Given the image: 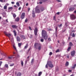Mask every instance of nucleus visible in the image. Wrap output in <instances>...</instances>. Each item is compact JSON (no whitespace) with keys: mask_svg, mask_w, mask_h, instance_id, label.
Wrapping results in <instances>:
<instances>
[{"mask_svg":"<svg viewBox=\"0 0 76 76\" xmlns=\"http://www.w3.org/2000/svg\"><path fill=\"white\" fill-rule=\"evenodd\" d=\"M42 35L44 39L45 40H47L48 38V36H47V31L45 30H42Z\"/></svg>","mask_w":76,"mask_h":76,"instance_id":"1","label":"nucleus"},{"mask_svg":"<svg viewBox=\"0 0 76 76\" xmlns=\"http://www.w3.org/2000/svg\"><path fill=\"white\" fill-rule=\"evenodd\" d=\"M48 66L50 68H53L54 67V65L52 64V62L50 61H47V64L45 66L46 68H48Z\"/></svg>","mask_w":76,"mask_h":76,"instance_id":"2","label":"nucleus"},{"mask_svg":"<svg viewBox=\"0 0 76 76\" xmlns=\"http://www.w3.org/2000/svg\"><path fill=\"white\" fill-rule=\"evenodd\" d=\"M75 6H76V5L71 6L69 9V12H73V11H74L75 9V8L74 7H75Z\"/></svg>","mask_w":76,"mask_h":76,"instance_id":"3","label":"nucleus"},{"mask_svg":"<svg viewBox=\"0 0 76 76\" xmlns=\"http://www.w3.org/2000/svg\"><path fill=\"white\" fill-rule=\"evenodd\" d=\"M70 18L71 20H75L76 19V17L74 14H72L70 16Z\"/></svg>","mask_w":76,"mask_h":76,"instance_id":"4","label":"nucleus"},{"mask_svg":"<svg viewBox=\"0 0 76 76\" xmlns=\"http://www.w3.org/2000/svg\"><path fill=\"white\" fill-rule=\"evenodd\" d=\"M35 10L36 13H40L41 12L39 9V7L38 6H37L36 7Z\"/></svg>","mask_w":76,"mask_h":76,"instance_id":"5","label":"nucleus"},{"mask_svg":"<svg viewBox=\"0 0 76 76\" xmlns=\"http://www.w3.org/2000/svg\"><path fill=\"white\" fill-rule=\"evenodd\" d=\"M38 32V28H35L34 30V35L35 36L37 35V33Z\"/></svg>","mask_w":76,"mask_h":76,"instance_id":"6","label":"nucleus"},{"mask_svg":"<svg viewBox=\"0 0 76 76\" xmlns=\"http://www.w3.org/2000/svg\"><path fill=\"white\" fill-rule=\"evenodd\" d=\"M71 55L72 57H73L75 55V51L73 50L71 52Z\"/></svg>","mask_w":76,"mask_h":76,"instance_id":"7","label":"nucleus"},{"mask_svg":"<svg viewBox=\"0 0 76 76\" xmlns=\"http://www.w3.org/2000/svg\"><path fill=\"white\" fill-rule=\"evenodd\" d=\"M4 34L7 36V37H10V36H11V34H10L7 33V32L6 31H4Z\"/></svg>","mask_w":76,"mask_h":76,"instance_id":"8","label":"nucleus"},{"mask_svg":"<svg viewBox=\"0 0 76 76\" xmlns=\"http://www.w3.org/2000/svg\"><path fill=\"white\" fill-rule=\"evenodd\" d=\"M25 14L23 12L22 13L21 15V18L23 19H24L25 18Z\"/></svg>","mask_w":76,"mask_h":76,"instance_id":"9","label":"nucleus"},{"mask_svg":"<svg viewBox=\"0 0 76 76\" xmlns=\"http://www.w3.org/2000/svg\"><path fill=\"white\" fill-rule=\"evenodd\" d=\"M11 27L12 28H14V29H17L18 26L16 25H12L11 26Z\"/></svg>","mask_w":76,"mask_h":76,"instance_id":"10","label":"nucleus"},{"mask_svg":"<svg viewBox=\"0 0 76 76\" xmlns=\"http://www.w3.org/2000/svg\"><path fill=\"white\" fill-rule=\"evenodd\" d=\"M15 22H19V17H18L15 19Z\"/></svg>","mask_w":76,"mask_h":76,"instance_id":"11","label":"nucleus"},{"mask_svg":"<svg viewBox=\"0 0 76 76\" xmlns=\"http://www.w3.org/2000/svg\"><path fill=\"white\" fill-rule=\"evenodd\" d=\"M17 41H18L19 42H20V38L19 36H17Z\"/></svg>","mask_w":76,"mask_h":76,"instance_id":"12","label":"nucleus"},{"mask_svg":"<svg viewBox=\"0 0 76 76\" xmlns=\"http://www.w3.org/2000/svg\"><path fill=\"white\" fill-rule=\"evenodd\" d=\"M20 37L21 39H22V38H23L24 39H26V38L25 37V36L23 35H20Z\"/></svg>","mask_w":76,"mask_h":76,"instance_id":"13","label":"nucleus"},{"mask_svg":"<svg viewBox=\"0 0 76 76\" xmlns=\"http://www.w3.org/2000/svg\"><path fill=\"white\" fill-rule=\"evenodd\" d=\"M40 11L41 12H43L44 10H45V9L44 7H41L40 8Z\"/></svg>","mask_w":76,"mask_h":76,"instance_id":"14","label":"nucleus"},{"mask_svg":"<svg viewBox=\"0 0 76 76\" xmlns=\"http://www.w3.org/2000/svg\"><path fill=\"white\" fill-rule=\"evenodd\" d=\"M37 43H35L34 45V47L35 48H36V49H37V48H38L37 47Z\"/></svg>","mask_w":76,"mask_h":76,"instance_id":"15","label":"nucleus"},{"mask_svg":"<svg viewBox=\"0 0 76 76\" xmlns=\"http://www.w3.org/2000/svg\"><path fill=\"white\" fill-rule=\"evenodd\" d=\"M12 15L14 18L15 19L16 17V14H15V13H12Z\"/></svg>","mask_w":76,"mask_h":76,"instance_id":"16","label":"nucleus"},{"mask_svg":"<svg viewBox=\"0 0 76 76\" xmlns=\"http://www.w3.org/2000/svg\"><path fill=\"white\" fill-rule=\"evenodd\" d=\"M28 47V43H27L26 44V45H25L24 47V48L25 49H26V48H27Z\"/></svg>","mask_w":76,"mask_h":76,"instance_id":"17","label":"nucleus"},{"mask_svg":"<svg viewBox=\"0 0 76 76\" xmlns=\"http://www.w3.org/2000/svg\"><path fill=\"white\" fill-rule=\"evenodd\" d=\"M21 75H22V74L21 73L18 72L17 74V76H21Z\"/></svg>","mask_w":76,"mask_h":76,"instance_id":"18","label":"nucleus"},{"mask_svg":"<svg viewBox=\"0 0 76 76\" xmlns=\"http://www.w3.org/2000/svg\"><path fill=\"white\" fill-rule=\"evenodd\" d=\"M18 47H21V46L22 45V43H18Z\"/></svg>","mask_w":76,"mask_h":76,"instance_id":"19","label":"nucleus"},{"mask_svg":"<svg viewBox=\"0 0 76 76\" xmlns=\"http://www.w3.org/2000/svg\"><path fill=\"white\" fill-rule=\"evenodd\" d=\"M13 32L14 33L15 36H16V32L15 30L13 31Z\"/></svg>","mask_w":76,"mask_h":76,"instance_id":"20","label":"nucleus"},{"mask_svg":"<svg viewBox=\"0 0 76 76\" xmlns=\"http://www.w3.org/2000/svg\"><path fill=\"white\" fill-rule=\"evenodd\" d=\"M4 67L6 68H9V66H8V64H5L4 66Z\"/></svg>","mask_w":76,"mask_h":76,"instance_id":"21","label":"nucleus"},{"mask_svg":"<svg viewBox=\"0 0 76 76\" xmlns=\"http://www.w3.org/2000/svg\"><path fill=\"white\" fill-rule=\"evenodd\" d=\"M6 1L5 0H0V2H1V3H4Z\"/></svg>","mask_w":76,"mask_h":76,"instance_id":"22","label":"nucleus"},{"mask_svg":"<svg viewBox=\"0 0 76 76\" xmlns=\"http://www.w3.org/2000/svg\"><path fill=\"white\" fill-rule=\"evenodd\" d=\"M21 64L22 66H23V61H21Z\"/></svg>","mask_w":76,"mask_h":76,"instance_id":"23","label":"nucleus"},{"mask_svg":"<svg viewBox=\"0 0 76 76\" xmlns=\"http://www.w3.org/2000/svg\"><path fill=\"white\" fill-rule=\"evenodd\" d=\"M65 66H69V62H66L65 64Z\"/></svg>","mask_w":76,"mask_h":76,"instance_id":"24","label":"nucleus"},{"mask_svg":"<svg viewBox=\"0 0 76 76\" xmlns=\"http://www.w3.org/2000/svg\"><path fill=\"white\" fill-rule=\"evenodd\" d=\"M4 9H7V6L5 5L4 7Z\"/></svg>","mask_w":76,"mask_h":76,"instance_id":"25","label":"nucleus"},{"mask_svg":"<svg viewBox=\"0 0 76 76\" xmlns=\"http://www.w3.org/2000/svg\"><path fill=\"white\" fill-rule=\"evenodd\" d=\"M42 74V72H40L39 73L38 76H40Z\"/></svg>","mask_w":76,"mask_h":76,"instance_id":"26","label":"nucleus"},{"mask_svg":"<svg viewBox=\"0 0 76 76\" xmlns=\"http://www.w3.org/2000/svg\"><path fill=\"white\" fill-rule=\"evenodd\" d=\"M71 49V47H68V49L67 50V51H70V50Z\"/></svg>","mask_w":76,"mask_h":76,"instance_id":"27","label":"nucleus"},{"mask_svg":"<svg viewBox=\"0 0 76 76\" xmlns=\"http://www.w3.org/2000/svg\"><path fill=\"white\" fill-rule=\"evenodd\" d=\"M56 16H53V20H54L55 21H56Z\"/></svg>","mask_w":76,"mask_h":76,"instance_id":"28","label":"nucleus"},{"mask_svg":"<svg viewBox=\"0 0 76 76\" xmlns=\"http://www.w3.org/2000/svg\"><path fill=\"white\" fill-rule=\"evenodd\" d=\"M69 45L70 46H72L73 45V44H72V43L71 42H70L69 43Z\"/></svg>","mask_w":76,"mask_h":76,"instance_id":"29","label":"nucleus"},{"mask_svg":"<svg viewBox=\"0 0 76 76\" xmlns=\"http://www.w3.org/2000/svg\"><path fill=\"white\" fill-rule=\"evenodd\" d=\"M34 59H32L31 62V63H34Z\"/></svg>","mask_w":76,"mask_h":76,"instance_id":"30","label":"nucleus"},{"mask_svg":"<svg viewBox=\"0 0 76 76\" xmlns=\"http://www.w3.org/2000/svg\"><path fill=\"white\" fill-rule=\"evenodd\" d=\"M39 1H42L43 2H44L47 1V0H39Z\"/></svg>","mask_w":76,"mask_h":76,"instance_id":"31","label":"nucleus"},{"mask_svg":"<svg viewBox=\"0 0 76 76\" xmlns=\"http://www.w3.org/2000/svg\"><path fill=\"white\" fill-rule=\"evenodd\" d=\"M38 49L39 50H41V46H39V47L38 48Z\"/></svg>","mask_w":76,"mask_h":76,"instance_id":"32","label":"nucleus"},{"mask_svg":"<svg viewBox=\"0 0 76 76\" xmlns=\"http://www.w3.org/2000/svg\"><path fill=\"white\" fill-rule=\"evenodd\" d=\"M58 52H60V50L59 49H58L56 51V53H58Z\"/></svg>","mask_w":76,"mask_h":76,"instance_id":"33","label":"nucleus"},{"mask_svg":"<svg viewBox=\"0 0 76 76\" xmlns=\"http://www.w3.org/2000/svg\"><path fill=\"white\" fill-rule=\"evenodd\" d=\"M28 20L27 18H26L25 20V23H26L27 22H28Z\"/></svg>","mask_w":76,"mask_h":76,"instance_id":"34","label":"nucleus"},{"mask_svg":"<svg viewBox=\"0 0 76 76\" xmlns=\"http://www.w3.org/2000/svg\"><path fill=\"white\" fill-rule=\"evenodd\" d=\"M13 47L14 48L15 50H16V47L14 45H13Z\"/></svg>","mask_w":76,"mask_h":76,"instance_id":"35","label":"nucleus"},{"mask_svg":"<svg viewBox=\"0 0 76 76\" xmlns=\"http://www.w3.org/2000/svg\"><path fill=\"white\" fill-rule=\"evenodd\" d=\"M16 4L18 7H19L20 5H19V2H17L16 3Z\"/></svg>","mask_w":76,"mask_h":76,"instance_id":"36","label":"nucleus"},{"mask_svg":"<svg viewBox=\"0 0 76 76\" xmlns=\"http://www.w3.org/2000/svg\"><path fill=\"white\" fill-rule=\"evenodd\" d=\"M76 66V64H75V65H74L73 66H72V68H73V69H75Z\"/></svg>","mask_w":76,"mask_h":76,"instance_id":"37","label":"nucleus"},{"mask_svg":"<svg viewBox=\"0 0 76 76\" xmlns=\"http://www.w3.org/2000/svg\"><path fill=\"white\" fill-rule=\"evenodd\" d=\"M48 40L49 41H51V37L48 38Z\"/></svg>","mask_w":76,"mask_h":76,"instance_id":"38","label":"nucleus"},{"mask_svg":"<svg viewBox=\"0 0 76 76\" xmlns=\"http://www.w3.org/2000/svg\"><path fill=\"white\" fill-rule=\"evenodd\" d=\"M41 42H44V39H40Z\"/></svg>","mask_w":76,"mask_h":76,"instance_id":"39","label":"nucleus"},{"mask_svg":"<svg viewBox=\"0 0 76 76\" xmlns=\"http://www.w3.org/2000/svg\"><path fill=\"white\" fill-rule=\"evenodd\" d=\"M8 9L9 10H10V9H13V7H9L8 8Z\"/></svg>","mask_w":76,"mask_h":76,"instance_id":"40","label":"nucleus"},{"mask_svg":"<svg viewBox=\"0 0 76 76\" xmlns=\"http://www.w3.org/2000/svg\"><path fill=\"white\" fill-rule=\"evenodd\" d=\"M72 37H75V34L73 33L72 34Z\"/></svg>","mask_w":76,"mask_h":76,"instance_id":"41","label":"nucleus"},{"mask_svg":"<svg viewBox=\"0 0 76 76\" xmlns=\"http://www.w3.org/2000/svg\"><path fill=\"white\" fill-rule=\"evenodd\" d=\"M52 54H53V53H52V52H50L49 53V55L51 56V55H52Z\"/></svg>","mask_w":76,"mask_h":76,"instance_id":"42","label":"nucleus"},{"mask_svg":"<svg viewBox=\"0 0 76 76\" xmlns=\"http://www.w3.org/2000/svg\"><path fill=\"white\" fill-rule=\"evenodd\" d=\"M14 66V64H12L10 65V66Z\"/></svg>","mask_w":76,"mask_h":76,"instance_id":"43","label":"nucleus"},{"mask_svg":"<svg viewBox=\"0 0 76 76\" xmlns=\"http://www.w3.org/2000/svg\"><path fill=\"white\" fill-rule=\"evenodd\" d=\"M35 14H32L33 18H35Z\"/></svg>","mask_w":76,"mask_h":76,"instance_id":"44","label":"nucleus"},{"mask_svg":"<svg viewBox=\"0 0 76 76\" xmlns=\"http://www.w3.org/2000/svg\"><path fill=\"white\" fill-rule=\"evenodd\" d=\"M60 13H61V12H58L56 13V14L57 15H60Z\"/></svg>","mask_w":76,"mask_h":76,"instance_id":"45","label":"nucleus"},{"mask_svg":"<svg viewBox=\"0 0 76 76\" xmlns=\"http://www.w3.org/2000/svg\"><path fill=\"white\" fill-rule=\"evenodd\" d=\"M57 27H56V33H57Z\"/></svg>","mask_w":76,"mask_h":76,"instance_id":"46","label":"nucleus"},{"mask_svg":"<svg viewBox=\"0 0 76 76\" xmlns=\"http://www.w3.org/2000/svg\"><path fill=\"white\" fill-rule=\"evenodd\" d=\"M35 12H34V10H33L32 14H35Z\"/></svg>","mask_w":76,"mask_h":76,"instance_id":"47","label":"nucleus"},{"mask_svg":"<svg viewBox=\"0 0 76 76\" xmlns=\"http://www.w3.org/2000/svg\"><path fill=\"white\" fill-rule=\"evenodd\" d=\"M28 28H29V29L30 30H31V31H32V28H31V27L30 26L28 27Z\"/></svg>","mask_w":76,"mask_h":76,"instance_id":"48","label":"nucleus"},{"mask_svg":"<svg viewBox=\"0 0 76 76\" xmlns=\"http://www.w3.org/2000/svg\"><path fill=\"white\" fill-rule=\"evenodd\" d=\"M12 58V57H8V59H11Z\"/></svg>","mask_w":76,"mask_h":76,"instance_id":"49","label":"nucleus"},{"mask_svg":"<svg viewBox=\"0 0 76 76\" xmlns=\"http://www.w3.org/2000/svg\"><path fill=\"white\" fill-rule=\"evenodd\" d=\"M61 26H62V24H61L59 25V28H61Z\"/></svg>","mask_w":76,"mask_h":76,"instance_id":"50","label":"nucleus"},{"mask_svg":"<svg viewBox=\"0 0 76 76\" xmlns=\"http://www.w3.org/2000/svg\"><path fill=\"white\" fill-rule=\"evenodd\" d=\"M1 64H2V62L0 61V67L1 66Z\"/></svg>","mask_w":76,"mask_h":76,"instance_id":"51","label":"nucleus"},{"mask_svg":"<svg viewBox=\"0 0 76 76\" xmlns=\"http://www.w3.org/2000/svg\"><path fill=\"white\" fill-rule=\"evenodd\" d=\"M66 57H67L68 58H69V55L67 56H66Z\"/></svg>","mask_w":76,"mask_h":76,"instance_id":"52","label":"nucleus"},{"mask_svg":"<svg viewBox=\"0 0 76 76\" xmlns=\"http://www.w3.org/2000/svg\"><path fill=\"white\" fill-rule=\"evenodd\" d=\"M39 3L40 4H42V1H40L39 2Z\"/></svg>","mask_w":76,"mask_h":76,"instance_id":"53","label":"nucleus"},{"mask_svg":"<svg viewBox=\"0 0 76 76\" xmlns=\"http://www.w3.org/2000/svg\"><path fill=\"white\" fill-rule=\"evenodd\" d=\"M21 9V7H19L18 8V10H20Z\"/></svg>","mask_w":76,"mask_h":76,"instance_id":"54","label":"nucleus"},{"mask_svg":"<svg viewBox=\"0 0 76 76\" xmlns=\"http://www.w3.org/2000/svg\"><path fill=\"white\" fill-rule=\"evenodd\" d=\"M26 6H28V3H27L26 4Z\"/></svg>","mask_w":76,"mask_h":76,"instance_id":"55","label":"nucleus"},{"mask_svg":"<svg viewBox=\"0 0 76 76\" xmlns=\"http://www.w3.org/2000/svg\"><path fill=\"white\" fill-rule=\"evenodd\" d=\"M6 22H7V23L8 22V20L7 19H6Z\"/></svg>","mask_w":76,"mask_h":76,"instance_id":"56","label":"nucleus"},{"mask_svg":"<svg viewBox=\"0 0 76 76\" xmlns=\"http://www.w3.org/2000/svg\"><path fill=\"white\" fill-rule=\"evenodd\" d=\"M48 31H51V29L50 28L48 30Z\"/></svg>","mask_w":76,"mask_h":76,"instance_id":"57","label":"nucleus"},{"mask_svg":"<svg viewBox=\"0 0 76 76\" xmlns=\"http://www.w3.org/2000/svg\"><path fill=\"white\" fill-rule=\"evenodd\" d=\"M11 3L12 4H15V3L14 2H12Z\"/></svg>","mask_w":76,"mask_h":76,"instance_id":"58","label":"nucleus"},{"mask_svg":"<svg viewBox=\"0 0 76 76\" xmlns=\"http://www.w3.org/2000/svg\"><path fill=\"white\" fill-rule=\"evenodd\" d=\"M68 72H72V70H68Z\"/></svg>","mask_w":76,"mask_h":76,"instance_id":"59","label":"nucleus"},{"mask_svg":"<svg viewBox=\"0 0 76 76\" xmlns=\"http://www.w3.org/2000/svg\"><path fill=\"white\" fill-rule=\"evenodd\" d=\"M28 12H29V11L30 10V8H28Z\"/></svg>","mask_w":76,"mask_h":76,"instance_id":"60","label":"nucleus"},{"mask_svg":"<svg viewBox=\"0 0 76 76\" xmlns=\"http://www.w3.org/2000/svg\"><path fill=\"white\" fill-rule=\"evenodd\" d=\"M14 7H17V6L16 5H14Z\"/></svg>","mask_w":76,"mask_h":76,"instance_id":"61","label":"nucleus"},{"mask_svg":"<svg viewBox=\"0 0 76 76\" xmlns=\"http://www.w3.org/2000/svg\"><path fill=\"white\" fill-rule=\"evenodd\" d=\"M74 13H76V11H75L74 12Z\"/></svg>","mask_w":76,"mask_h":76,"instance_id":"62","label":"nucleus"},{"mask_svg":"<svg viewBox=\"0 0 76 76\" xmlns=\"http://www.w3.org/2000/svg\"><path fill=\"white\" fill-rule=\"evenodd\" d=\"M57 1H58V2H61V1H60L59 0H58Z\"/></svg>","mask_w":76,"mask_h":76,"instance_id":"63","label":"nucleus"},{"mask_svg":"<svg viewBox=\"0 0 76 76\" xmlns=\"http://www.w3.org/2000/svg\"><path fill=\"white\" fill-rule=\"evenodd\" d=\"M56 71H58V69H56Z\"/></svg>","mask_w":76,"mask_h":76,"instance_id":"64","label":"nucleus"}]
</instances>
